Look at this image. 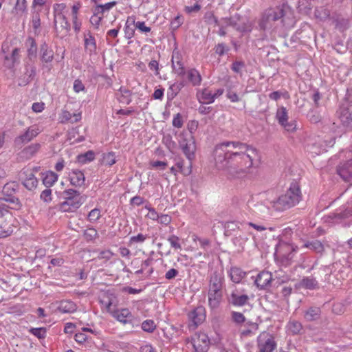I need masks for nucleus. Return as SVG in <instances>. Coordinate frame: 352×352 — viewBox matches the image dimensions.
Returning a JSON list of instances; mask_svg holds the SVG:
<instances>
[{
	"instance_id": "a18cd8bd",
	"label": "nucleus",
	"mask_w": 352,
	"mask_h": 352,
	"mask_svg": "<svg viewBox=\"0 0 352 352\" xmlns=\"http://www.w3.org/2000/svg\"><path fill=\"white\" fill-rule=\"evenodd\" d=\"M116 162V155L114 152H109L103 154L102 163L106 166H111Z\"/></svg>"
},
{
	"instance_id": "a878e982",
	"label": "nucleus",
	"mask_w": 352,
	"mask_h": 352,
	"mask_svg": "<svg viewBox=\"0 0 352 352\" xmlns=\"http://www.w3.org/2000/svg\"><path fill=\"white\" fill-rule=\"evenodd\" d=\"M321 310L318 307H310L304 311V318L309 322L315 321L320 318Z\"/></svg>"
},
{
	"instance_id": "f257e3e1",
	"label": "nucleus",
	"mask_w": 352,
	"mask_h": 352,
	"mask_svg": "<svg viewBox=\"0 0 352 352\" xmlns=\"http://www.w3.org/2000/svg\"><path fill=\"white\" fill-rule=\"evenodd\" d=\"M216 167L224 170L231 178L244 177L258 157L257 150L239 141H225L218 144L213 152Z\"/></svg>"
},
{
	"instance_id": "a211bd4d",
	"label": "nucleus",
	"mask_w": 352,
	"mask_h": 352,
	"mask_svg": "<svg viewBox=\"0 0 352 352\" xmlns=\"http://www.w3.org/2000/svg\"><path fill=\"white\" fill-rule=\"evenodd\" d=\"M84 45L85 51L89 55L96 53L97 48L96 41L90 31H87L84 34Z\"/></svg>"
},
{
	"instance_id": "2eb2a0df",
	"label": "nucleus",
	"mask_w": 352,
	"mask_h": 352,
	"mask_svg": "<svg viewBox=\"0 0 352 352\" xmlns=\"http://www.w3.org/2000/svg\"><path fill=\"white\" fill-rule=\"evenodd\" d=\"M272 280V274L269 272L263 271L256 276L254 284L259 289H264L270 285Z\"/></svg>"
},
{
	"instance_id": "603ef678",
	"label": "nucleus",
	"mask_w": 352,
	"mask_h": 352,
	"mask_svg": "<svg viewBox=\"0 0 352 352\" xmlns=\"http://www.w3.org/2000/svg\"><path fill=\"white\" fill-rule=\"evenodd\" d=\"M66 8V4L64 3H55L53 6L54 9V19L58 16H65L63 14L64 10Z\"/></svg>"
},
{
	"instance_id": "338daca9",
	"label": "nucleus",
	"mask_w": 352,
	"mask_h": 352,
	"mask_svg": "<svg viewBox=\"0 0 352 352\" xmlns=\"http://www.w3.org/2000/svg\"><path fill=\"white\" fill-rule=\"evenodd\" d=\"M229 51V48L224 43H219L215 47V52L219 56H223Z\"/></svg>"
},
{
	"instance_id": "72a5a7b5",
	"label": "nucleus",
	"mask_w": 352,
	"mask_h": 352,
	"mask_svg": "<svg viewBox=\"0 0 352 352\" xmlns=\"http://www.w3.org/2000/svg\"><path fill=\"white\" fill-rule=\"evenodd\" d=\"M332 219L333 220H340L352 217V208H344L343 209H340L336 212L333 213L331 216Z\"/></svg>"
},
{
	"instance_id": "cd10ccee",
	"label": "nucleus",
	"mask_w": 352,
	"mask_h": 352,
	"mask_svg": "<svg viewBox=\"0 0 352 352\" xmlns=\"http://www.w3.org/2000/svg\"><path fill=\"white\" fill-rule=\"evenodd\" d=\"M199 101L201 103L211 104L215 100L212 94V91L209 88H204L200 93L197 94Z\"/></svg>"
},
{
	"instance_id": "ea45409f",
	"label": "nucleus",
	"mask_w": 352,
	"mask_h": 352,
	"mask_svg": "<svg viewBox=\"0 0 352 352\" xmlns=\"http://www.w3.org/2000/svg\"><path fill=\"white\" fill-rule=\"evenodd\" d=\"M57 179L58 175L55 173L48 171L43 179V184L47 187H50L54 184Z\"/></svg>"
},
{
	"instance_id": "f704fd0d",
	"label": "nucleus",
	"mask_w": 352,
	"mask_h": 352,
	"mask_svg": "<svg viewBox=\"0 0 352 352\" xmlns=\"http://www.w3.org/2000/svg\"><path fill=\"white\" fill-rule=\"evenodd\" d=\"M187 77L193 86H197L201 84V76L196 69H189L187 72Z\"/></svg>"
},
{
	"instance_id": "393cba45",
	"label": "nucleus",
	"mask_w": 352,
	"mask_h": 352,
	"mask_svg": "<svg viewBox=\"0 0 352 352\" xmlns=\"http://www.w3.org/2000/svg\"><path fill=\"white\" fill-rule=\"evenodd\" d=\"M59 119L60 123H66L68 122L75 123L81 119V114L80 113L72 114L67 110H63Z\"/></svg>"
},
{
	"instance_id": "20e7f679",
	"label": "nucleus",
	"mask_w": 352,
	"mask_h": 352,
	"mask_svg": "<svg viewBox=\"0 0 352 352\" xmlns=\"http://www.w3.org/2000/svg\"><path fill=\"white\" fill-rule=\"evenodd\" d=\"M111 305V302L109 301L107 305V308L114 318L123 324H130L132 327H135L137 320L129 309L122 308L110 311Z\"/></svg>"
},
{
	"instance_id": "7c9ffc66",
	"label": "nucleus",
	"mask_w": 352,
	"mask_h": 352,
	"mask_svg": "<svg viewBox=\"0 0 352 352\" xmlns=\"http://www.w3.org/2000/svg\"><path fill=\"white\" fill-rule=\"evenodd\" d=\"M184 87V82H175L170 85L167 91L168 99L169 100H173Z\"/></svg>"
},
{
	"instance_id": "6ab92c4d",
	"label": "nucleus",
	"mask_w": 352,
	"mask_h": 352,
	"mask_svg": "<svg viewBox=\"0 0 352 352\" xmlns=\"http://www.w3.org/2000/svg\"><path fill=\"white\" fill-rule=\"evenodd\" d=\"M171 62L174 72L178 76H184L185 74V68L182 62L181 56L178 52H173Z\"/></svg>"
},
{
	"instance_id": "09e8293b",
	"label": "nucleus",
	"mask_w": 352,
	"mask_h": 352,
	"mask_svg": "<svg viewBox=\"0 0 352 352\" xmlns=\"http://www.w3.org/2000/svg\"><path fill=\"white\" fill-rule=\"evenodd\" d=\"M156 329V324L153 320H146L142 323V329L148 333H153Z\"/></svg>"
},
{
	"instance_id": "79ce46f5",
	"label": "nucleus",
	"mask_w": 352,
	"mask_h": 352,
	"mask_svg": "<svg viewBox=\"0 0 352 352\" xmlns=\"http://www.w3.org/2000/svg\"><path fill=\"white\" fill-rule=\"evenodd\" d=\"M26 43L29 45L28 53L29 56H36L37 52V45L34 38L29 37L27 39Z\"/></svg>"
},
{
	"instance_id": "4c0bfd02",
	"label": "nucleus",
	"mask_w": 352,
	"mask_h": 352,
	"mask_svg": "<svg viewBox=\"0 0 352 352\" xmlns=\"http://www.w3.org/2000/svg\"><path fill=\"white\" fill-rule=\"evenodd\" d=\"M119 92L120 93V96L119 97L120 102L129 104L131 102V91L125 87H121Z\"/></svg>"
},
{
	"instance_id": "1a4fd4ad",
	"label": "nucleus",
	"mask_w": 352,
	"mask_h": 352,
	"mask_svg": "<svg viewBox=\"0 0 352 352\" xmlns=\"http://www.w3.org/2000/svg\"><path fill=\"white\" fill-rule=\"evenodd\" d=\"M85 199L81 195H76L71 199H66L60 203L58 208L62 212H74L79 208L85 202Z\"/></svg>"
},
{
	"instance_id": "39448f33",
	"label": "nucleus",
	"mask_w": 352,
	"mask_h": 352,
	"mask_svg": "<svg viewBox=\"0 0 352 352\" xmlns=\"http://www.w3.org/2000/svg\"><path fill=\"white\" fill-rule=\"evenodd\" d=\"M227 26H232L236 31L240 32H250L252 24L246 18H243L239 14H235L230 18H223L221 19Z\"/></svg>"
},
{
	"instance_id": "423d86ee",
	"label": "nucleus",
	"mask_w": 352,
	"mask_h": 352,
	"mask_svg": "<svg viewBox=\"0 0 352 352\" xmlns=\"http://www.w3.org/2000/svg\"><path fill=\"white\" fill-rule=\"evenodd\" d=\"M256 342L257 352H273L277 346L274 338L266 331L260 333Z\"/></svg>"
},
{
	"instance_id": "052dcab7",
	"label": "nucleus",
	"mask_w": 352,
	"mask_h": 352,
	"mask_svg": "<svg viewBox=\"0 0 352 352\" xmlns=\"http://www.w3.org/2000/svg\"><path fill=\"white\" fill-rule=\"evenodd\" d=\"M231 316L232 320L237 324L243 323L245 320V316L241 312L232 311Z\"/></svg>"
},
{
	"instance_id": "c9c22d12",
	"label": "nucleus",
	"mask_w": 352,
	"mask_h": 352,
	"mask_svg": "<svg viewBox=\"0 0 352 352\" xmlns=\"http://www.w3.org/2000/svg\"><path fill=\"white\" fill-rule=\"evenodd\" d=\"M302 248H308L316 253H320L324 250V246L322 243L318 240L307 241L302 245Z\"/></svg>"
},
{
	"instance_id": "4468645a",
	"label": "nucleus",
	"mask_w": 352,
	"mask_h": 352,
	"mask_svg": "<svg viewBox=\"0 0 352 352\" xmlns=\"http://www.w3.org/2000/svg\"><path fill=\"white\" fill-rule=\"evenodd\" d=\"M223 283V274L218 271H214L210 277L208 290L222 291Z\"/></svg>"
},
{
	"instance_id": "2f4dec72",
	"label": "nucleus",
	"mask_w": 352,
	"mask_h": 352,
	"mask_svg": "<svg viewBox=\"0 0 352 352\" xmlns=\"http://www.w3.org/2000/svg\"><path fill=\"white\" fill-rule=\"evenodd\" d=\"M254 214L259 218L265 219L269 217L270 210L269 207L262 203H258L255 205L254 209Z\"/></svg>"
},
{
	"instance_id": "49530a36",
	"label": "nucleus",
	"mask_w": 352,
	"mask_h": 352,
	"mask_svg": "<svg viewBox=\"0 0 352 352\" xmlns=\"http://www.w3.org/2000/svg\"><path fill=\"white\" fill-rule=\"evenodd\" d=\"M60 309L64 313H71L76 309V305L72 301H65L61 302Z\"/></svg>"
},
{
	"instance_id": "5701e85b",
	"label": "nucleus",
	"mask_w": 352,
	"mask_h": 352,
	"mask_svg": "<svg viewBox=\"0 0 352 352\" xmlns=\"http://www.w3.org/2000/svg\"><path fill=\"white\" fill-rule=\"evenodd\" d=\"M231 280L236 284L240 283L247 273L237 267H232L228 272Z\"/></svg>"
},
{
	"instance_id": "69168bd1",
	"label": "nucleus",
	"mask_w": 352,
	"mask_h": 352,
	"mask_svg": "<svg viewBox=\"0 0 352 352\" xmlns=\"http://www.w3.org/2000/svg\"><path fill=\"white\" fill-rule=\"evenodd\" d=\"M284 129L289 132H294L296 129V122L293 120L291 122H288L287 120L283 123V124H280Z\"/></svg>"
},
{
	"instance_id": "a19ab883",
	"label": "nucleus",
	"mask_w": 352,
	"mask_h": 352,
	"mask_svg": "<svg viewBox=\"0 0 352 352\" xmlns=\"http://www.w3.org/2000/svg\"><path fill=\"white\" fill-rule=\"evenodd\" d=\"M13 228L8 222L3 221L1 224L0 238L6 237L13 232Z\"/></svg>"
},
{
	"instance_id": "4d7b16f0",
	"label": "nucleus",
	"mask_w": 352,
	"mask_h": 352,
	"mask_svg": "<svg viewBox=\"0 0 352 352\" xmlns=\"http://www.w3.org/2000/svg\"><path fill=\"white\" fill-rule=\"evenodd\" d=\"M258 329V324L257 323L250 324V327L242 331V335L244 336H248L250 335H254Z\"/></svg>"
},
{
	"instance_id": "5fc2aeb1",
	"label": "nucleus",
	"mask_w": 352,
	"mask_h": 352,
	"mask_svg": "<svg viewBox=\"0 0 352 352\" xmlns=\"http://www.w3.org/2000/svg\"><path fill=\"white\" fill-rule=\"evenodd\" d=\"M349 21L346 19H338L336 21V26L341 31H344L349 28Z\"/></svg>"
},
{
	"instance_id": "f03ea898",
	"label": "nucleus",
	"mask_w": 352,
	"mask_h": 352,
	"mask_svg": "<svg viewBox=\"0 0 352 352\" xmlns=\"http://www.w3.org/2000/svg\"><path fill=\"white\" fill-rule=\"evenodd\" d=\"M301 198L300 186L294 182L291 183L287 190L273 202V206L276 210L283 211L295 206L300 202Z\"/></svg>"
},
{
	"instance_id": "e2e57ef3",
	"label": "nucleus",
	"mask_w": 352,
	"mask_h": 352,
	"mask_svg": "<svg viewBox=\"0 0 352 352\" xmlns=\"http://www.w3.org/2000/svg\"><path fill=\"white\" fill-rule=\"evenodd\" d=\"M40 197L46 203L50 202L52 201V190L50 188L45 189L41 193Z\"/></svg>"
},
{
	"instance_id": "7ed1b4c3",
	"label": "nucleus",
	"mask_w": 352,
	"mask_h": 352,
	"mask_svg": "<svg viewBox=\"0 0 352 352\" xmlns=\"http://www.w3.org/2000/svg\"><path fill=\"white\" fill-rule=\"evenodd\" d=\"M291 14V10L286 4L283 3L275 8H270L265 10L262 15L259 25L261 29L265 30L271 26V23L284 18Z\"/></svg>"
},
{
	"instance_id": "864d4df0",
	"label": "nucleus",
	"mask_w": 352,
	"mask_h": 352,
	"mask_svg": "<svg viewBox=\"0 0 352 352\" xmlns=\"http://www.w3.org/2000/svg\"><path fill=\"white\" fill-rule=\"evenodd\" d=\"M93 11V15L90 18V23L96 28L98 29L100 23L102 19L103 16H102L100 14H96L95 13V9L92 8Z\"/></svg>"
},
{
	"instance_id": "aec40b11",
	"label": "nucleus",
	"mask_w": 352,
	"mask_h": 352,
	"mask_svg": "<svg viewBox=\"0 0 352 352\" xmlns=\"http://www.w3.org/2000/svg\"><path fill=\"white\" fill-rule=\"evenodd\" d=\"M337 172L344 180H352V159L340 166Z\"/></svg>"
},
{
	"instance_id": "37998d69",
	"label": "nucleus",
	"mask_w": 352,
	"mask_h": 352,
	"mask_svg": "<svg viewBox=\"0 0 352 352\" xmlns=\"http://www.w3.org/2000/svg\"><path fill=\"white\" fill-rule=\"evenodd\" d=\"M31 23L34 32H36L41 26V19L38 10H32Z\"/></svg>"
},
{
	"instance_id": "6e6d98bb",
	"label": "nucleus",
	"mask_w": 352,
	"mask_h": 352,
	"mask_svg": "<svg viewBox=\"0 0 352 352\" xmlns=\"http://www.w3.org/2000/svg\"><path fill=\"white\" fill-rule=\"evenodd\" d=\"M168 241L170 243V246L176 250L182 249V245L179 243V238L176 235H170L168 238Z\"/></svg>"
},
{
	"instance_id": "c756f323",
	"label": "nucleus",
	"mask_w": 352,
	"mask_h": 352,
	"mask_svg": "<svg viewBox=\"0 0 352 352\" xmlns=\"http://www.w3.org/2000/svg\"><path fill=\"white\" fill-rule=\"evenodd\" d=\"M12 13L18 16H22L28 13L27 0H16L13 8Z\"/></svg>"
},
{
	"instance_id": "3c124183",
	"label": "nucleus",
	"mask_w": 352,
	"mask_h": 352,
	"mask_svg": "<svg viewBox=\"0 0 352 352\" xmlns=\"http://www.w3.org/2000/svg\"><path fill=\"white\" fill-rule=\"evenodd\" d=\"M29 332L38 338V339H43L46 337V328H30Z\"/></svg>"
},
{
	"instance_id": "f3484780",
	"label": "nucleus",
	"mask_w": 352,
	"mask_h": 352,
	"mask_svg": "<svg viewBox=\"0 0 352 352\" xmlns=\"http://www.w3.org/2000/svg\"><path fill=\"white\" fill-rule=\"evenodd\" d=\"M208 306L211 309L219 308L223 298L222 291L208 290Z\"/></svg>"
},
{
	"instance_id": "774afa93",
	"label": "nucleus",
	"mask_w": 352,
	"mask_h": 352,
	"mask_svg": "<svg viewBox=\"0 0 352 352\" xmlns=\"http://www.w3.org/2000/svg\"><path fill=\"white\" fill-rule=\"evenodd\" d=\"M245 67V63L243 61H235L232 64V69L237 73H241L243 68Z\"/></svg>"
},
{
	"instance_id": "8fccbe9b",
	"label": "nucleus",
	"mask_w": 352,
	"mask_h": 352,
	"mask_svg": "<svg viewBox=\"0 0 352 352\" xmlns=\"http://www.w3.org/2000/svg\"><path fill=\"white\" fill-rule=\"evenodd\" d=\"M101 216L100 209L94 208L89 212L87 215V220L91 223H95L101 217Z\"/></svg>"
},
{
	"instance_id": "ddd939ff",
	"label": "nucleus",
	"mask_w": 352,
	"mask_h": 352,
	"mask_svg": "<svg viewBox=\"0 0 352 352\" xmlns=\"http://www.w3.org/2000/svg\"><path fill=\"white\" fill-rule=\"evenodd\" d=\"M20 174L23 177V184L28 190H32L36 188L38 182L30 168H23Z\"/></svg>"
},
{
	"instance_id": "bb28decb",
	"label": "nucleus",
	"mask_w": 352,
	"mask_h": 352,
	"mask_svg": "<svg viewBox=\"0 0 352 352\" xmlns=\"http://www.w3.org/2000/svg\"><path fill=\"white\" fill-rule=\"evenodd\" d=\"M41 58L43 62L50 63L54 58V52L46 43H43L40 47Z\"/></svg>"
},
{
	"instance_id": "13d9d810",
	"label": "nucleus",
	"mask_w": 352,
	"mask_h": 352,
	"mask_svg": "<svg viewBox=\"0 0 352 352\" xmlns=\"http://www.w3.org/2000/svg\"><path fill=\"white\" fill-rule=\"evenodd\" d=\"M309 120L312 123H318L321 120L320 115L315 110L311 109L307 115Z\"/></svg>"
},
{
	"instance_id": "0eeeda50",
	"label": "nucleus",
	"mask_w": 352,
	"mask_h": 352,
	"mask_svg": "<svg viewBox=\"0 0 352 352\" xmlns=\"http://www.w3.org/2000/svg\"><path fill=\"white\" fill-rule=\"evenodd\" d=\"M206 316V309L204 307L198 306L193 309L188 314L189 327L192 329H195L204 322Z\"/></svg>"
},
{
	"instance_id": "680f3d73",
	"label": "nucleus",
	"mask_w": 352,
	"mask_h": 352,
	"mask_svg": "<svg viewBox=\"0 0 352 352\" xmlns=\"http://www.w3.org/2000/svg\"><path fill=\"white\" fill-rule=\"evenodd\" d=\"M226 97L232 102H237L240 100V98H239L238 94L236 92H234L231 88L227 89Z\"/></svg>"
},
{
	"instance_id": "e433bc0d",
	"label": "nucleus",
	"mask_w": 352,
	"mask_h": 352,
	"mask_svg": "<svg viewBox=\"0 0 352 352\" xmlns=\"http://www.w3.org/2000/svg\"><path fill=\"white\" fill-rule=\"evenodd\" d=\"M300 286L308 289H315L318 288V281L314 277H304L300 281Z\"/></svg>"
},
{
	"instance_id": "9d476101",
	"label": "nucleus",
	"mask_w": 352,
	"mask_h": 352,
	"mask_svg": "<svg viewBox=\"0 0 352 352\" xmlns=\"http://www.w3.org/2000/svg\"><path fill=\"white\" fill-rule=\"evenodd\" d=\"M16 186L17 184L15 182L6 184L2 189L3 197L0 199L13 204L16 207L19 208L21 204L19 199L13 196L16 192Z\"/></svg>"
},
{
	"instance_id": "dca6fc26",
	"label": "nucleus",
	"mask_w": 352,
	"mask_h": 352,
	"mask_svg": "<svg viewBox=\"0 0 352 352\" xmlns=\"http://www.w3.org/2000/svg\"><path fill=\"white\" fill-rule=\"evenodd\" d=\"M39 133L40 131L38 127L30 126L25 131V132L15 139V143L16 144H26L37 136Z\"/></svg>"
},
{
	"instance_id": "4be33fe9",
	"label": "nucleus",
	"mask_w": 352,
	"mask_h": 352,
	"mask_svg": "<svg viewBox=\"0 0 352 352\" xmlns=\"http://www.w3.org/2000/svg\"><path fill=\"white\" fill-rule=\"evenodd\" d=\"M69 180L72 185L80 187L82 186L85 181L84 173L79 170H73L69 175Z\"/></svg>"
},
{
	"instance_id": "de8ad7c7",
	"label": "nucleus",
	"mask_w": 352,
	"mask_h": 352,
	"mask_svg": "<svg viewBox=\"0 0 352 352\" xmlns=\"http://www.w3.org/2000/svg\"><path fill=\"white\" fill-rule=\"evenodd\" d=\"M84 237L87 241H91L98 237V231L94 228H88L84 231Z\"/></svg>"
},
{
	"instance_id": "473e14b6",
	"label": "nucleus",
	"mask_w": 352,
	"mask_h": 352,
	"mask_svg": "<svg viewBox=\"0 0 352 352\" xmlns=\"http://www.w3.org/2000/svg\"><path fill=\"white\" fill-rule=\"evenodd\" d=\"M117 4V1H111L104 4H96L94 8L95 9L96 14H100L104 16L108 13Z\"/></svg>"
},
{
	"instance_id": "9b49d317",
	"label": "nucleus",
	"mask_w": 352,
	"mask_h": 352,
	"mask_svg": "<svg viewBox=\"0 0 352 352\" xmlns=\"http://www.w3.org/2000/svg\"><path fill=\"white\" fill-rule=\"evenodd\" d=\"M227 300L234 307H243L249 304L250 297L247 294H241L234 288L230 294L227 295Z\"/></svg>"
},
{
	"instance_id": "c03bdc74",
	"label": "nucleus",
	"mask_w": 352,
	"mask_h": 352,
	"mask_svg": "<svg viewBox=\"0 0 352 352\" xmlns=\"http://www.w3.org/2000/svg\"><path fill=\"white\" fill-rule=\"evenodd\" d=\"M276 117L278 121V123L280 124H283V123H285L288 120V116L286 108L282 107L280 109H278L276 111Z\"/></svg>"
},
{
	"instance_id": "b1692460",
	"label": "nucleus",
	"mask_w": 352,
	"mask_h": 352,
	"mask_svg": "<svg viewBox=\"0 0 352 352\" xmlns=\"http://www.w3.org/2000/svg\"><path fill=\"white\" fill-rule=\"evenodd\" d=\"M41 144L38 143L32 144L24 148L20 153V157L23 160H29L40 149Z\"/></svg>"
},
{
	"instance_id": "c85d7f7f",
	"label": "nucleus",
	"mask_w": 352,
	"mask_h": 352,
	"mask_svg": "<svg viewBox=\"0 0 352 352\" xmlns=\"http://www.w3.org/2000/svg\"><path fill=\"white\" fill-rule=\"evenodd\" d=\"M286 329L288 333L292 335H297L301 333L303 327L300 322L294 319H291L287 322Z\"/></svg>"
},
{
	"instance_id": "58836bf2",
	"label": "nucleus",
	"mask_w": 352,
	"mask_h": 352,
	"mask_svg": "<svg viewBox=\"0 0 352 352\" xmlns=\"http://www.w3.org/2000/svg\"><path fill=\"white\" fill-rule=\"evenodd\" d=\"M95 159V153L93 151H88L85 153L77 156V160L79 163L85 164L92 162Z\"/></svg>"
},
{
	"instance_id": "f8f14e48",
	"label": "nucleus",
	"mask_w": 352,
	"mask_h": 352,
	"mask_svg": "<svg viewBox=\"0 0 352 352\" xmlns=\"http://www.w3.org/2000/svg\"><path fill=\"white\" fill-rule=\"evenodd\" d=\"M180 147L188 160L192 161L195 158L196 144L194 138L190 135L179 142Z\"/></svg>"
},
{
	"instance_id": "6e6552de",
	"label": "nucleus",
	"mask_w": 352,
	"mask_h": 352,
	"mask_svg": "<svg viewBox=\"0 0 352 352\" xmlns=\"http://www.w3.org/2000/svg\"><path fill=\"white\" fill-rule=\"evenodd\" d=\"M54 30L57 37L64 38L70 31V24L65 16H58L54 19Z\"/></svg>"
},
{
	"instance_id": "412c9836",
	"label": "nucleus",
	"mask_w": 352,
	"mask_h": 352,
	"mask_svg": "<svg viewBox=\"0 0 352 352\" xmlns=\"http://www.w3.org/2000/svg\"><path fill=\"white\" fill-rule=\"evenodd\" d=\"M340 118L343 126L352 128V104L342 108Z\"/></svg>"
},
{
	"instance_id": "0e129e2a",
	"label": "nucleus",
	"mask_w": 352,
	"mask_h": 352,
	"mask_svg": "<svg viewBox=\"0 0 352 352\" xmlns=\"http://www.w3.org/2000/svg\"><path fill=\"white\" fill-rule=\"evenodd\" d=\"M204 346H199V344L197 345V342L194 344V347L195 349L196 352H206L208 349V340H207V338L205 337L202 339Z\"/></svg>"
},
{
	"instance_id": "bf43d9fd",
	"label": "nucleus",
	"mask_w": 352,
	"mask_h": 352,
	"mask_svg": "<svg viewBox=\"0 0 352 352\" xmlns=\"http://www.w3.org/2000/svg\"><path fill=\"white\" fill-rule=\"evenodd\" d=\"M205 21L208 24H214L219 25L217 18L212 12H206L204 16Z\"/></svg>"
}]
</instances>
